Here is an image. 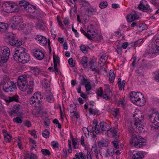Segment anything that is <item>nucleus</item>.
Wrapping results in <instances>:
<instances>
[{
  "mask_svg": "<svg viewBox=\"0 0 159 159\" xmlns=\"http://www.w3.org/2000/svg\"><path fill=\"white\" fill-rule=\"evenodd\" d=\"M25 48L22 47L17 48L13 56L14 60L18 62L25 64L27 63L30 59L29 54L25 52Z\"/></svg>",
  "mask_w": 159,
  "mask_h": 159,
  "instance_id": "obj_1",
  "label": "nucleus"
},
{
  "mask_svg": "<svg viewBox=\"0 0 159 159\" xmlns=\"http://www.w3.org/2000/svg\"><path fill=\"white\" fill-rule=\"evenodd\" d=\"M98 26L94 23H91L89 24L87 27V38L89 40H93L97 36H98L99 39L97 38L96 40H99L101 39V36L98 35Z\"/></svg>",
  "mask_w": 159,
  "mask_h": 159,
  "instance_id": "obj_2",
  "label": "nucleus"
},
{
  "mask_svg": "<svg viewBox=\"0 0 159 159\" xmlns=\"http://www.w3.org/2000/svg\"><path fill=\"white\" fill-rule=\"evenodd\" d=\"M143 118L142 112L141 115H139L138 117L134 118L133 122L131 123L132 128L137 133H144L145 131L144 126L141 123V121L143 119Z\"/></svg>",
  "mask_w": 159,
  "mask_h": 159,
  "instance_id": "obj_3",
  "label": "nucleus"
},
{
  "mask_svg": "<svg viewBox=\"0 0 159 159\" xmlns=\"http://www.w3.org/2000/svg\"><path fill=\"white\" fill-rule=\"evenodd\" d=\"M130 98L133 103L139 106H143L146 102L144 98L140 92H131L130 94Z\"/></svg>",
  "mask_w": 159,
  "mask_h": 159,
  "instance_id": "obj_4",
  "label": "nucleus"
},
{
  "mask_svg": "<svg viewBox=\"0 0 159 159\" xmlns=\"http://www.w3.org/2000/svg\"><path fill=\"white\" fill-rule=\"evenodd\" d=\"M3 10L7 13H12L18 11V6L17 4L11 2H7L2 5Z\"/></svg>",
  "mask_w": 159,
  "mask_h": 159,
  "instance_id": "obj_5",
  "label": "nucleus"
},
{
  "mask_svg": "<svg viewBox=\"0 0 159 159\" xmlns=\"http://www.w3.org/2000/svg\"><path fill=\"white\" fill-rule=\"evenodd\" d=\"M26 11L29 13L30 15L33 17L39 16L43 17L44 16L45 14L42 12H40L37 9L36 6H29L27 9H26Z\"/></svg>",
  "mask_w": 159,
  "mask_h": 159,
  "instance_id": "obj_6",
  "label": "nucleus"
},
{
  "mask_svg": "<svg viewBox=\"0 0 159 159\" xmlns=\"http://www.w3.org/2000/svg\"><path fill=\"white\" fill-rule=\"evenodd\" d=\"M1 84L2 86L3 91L5 92H13L16 89L15 83L12 81L7 82L3 81L1 82Z\"/></svg>",
  "mask_w": 159,
  "mask_h": 159,
  "instance_id": "obj_7",
  "label": "nucleus"
},
{
  "mask_svg": "<svg viewBox=\"0 0 159 159\" xmlns=\"http://www.w3.org/2000/svg\"><path fill=\"white\" fill-rule=\"evenodd\" d=\"M43 98L41 93L40 92H37L34 94L30 99V103L33 106H39L40 100Z\"/></svg>",
  "mask_w": 159,
  "mask_h": 159,
  "instance_id": "obj_8",
  "label": "nucleus"
},
{
  "mask_svg": "<svg viewBox=\"0 0 159 159\" xmlns=\"http://www.w3.org/2000/svg\"><path fill=\"white\" fill-rule=\"evenodd\" d=\"M149 119L151 122L154 124L155 126H152L154 129H157L159 127V113L153 112L148 115Z\"/></svg>",
  "mask_w": 159,
  "mask_h": 159,
  "instance_id": "obj_9",
  "label": "nucleus"
},
{
  "mask_svg": "<svg viewBox=\"0 0 159 159\" xmlns=\"http://www.w3.org/2000/svg\"><path fill=\"white\" fill-rule=\"evenodd\" d=\"M21 18L19 16L13 17L11 21V27L13 29H20L23 28L21 26Z\"/></svg>",
  "mask_w": 159,
  "mask_h": 159,
  "instance_id": "obj_10",
  "label": "nucleus"
},
{
  "mask_svg": "<svg viewBox=\"0 0 159 159\" xmlns=\"http://www.w3.org/2000/svg\"><path fill=\"white\" fill-rule=\"evenodd\" d=\"M10 52V50L7 47H4L1 48L0 55L2 62L3 63L7 62L9 58Z\"/></svg>",
  "mask_w": 159,
  "mask_h": 159,
  "instance_id": "obj_11",
  "label": "nucleus"
},
{
  "mask_svg": "<svg viewBox=\"0 0 159 159\" xmlns=\"http://www.w3.org/2000/svg\"><path fill=\"white\" fill-rule=\"evenodd\" d=\"M27 76L25 75L20 76L17 81V86L20 90L27 84Z\"/></svg>",
  "mask_w": 159,
  "mask_h": 159,
  "instance_id": "obj_12",
  "label": "nucleus"
},
{
  "mask_svg": "<svg viewBox=\"0 0 159 159\" xmlns=\"http://www.w3.org/2000/svg\"><path fill=\"white\" fill-rule=\"evenodd\" d=\"M33 84L34 82L33 81H30L28 84L26 85L20 90L25 92L27 94H30L32 93L33 90Z\"/></svg>",
  "mask_w": 159,
  "mask_h": 159,
  "instance_id": "obj_13",
  "label": "nucleus"
},
{
  "mask_svg": "<svg viewBox=\"0 0 159 159\" xmlns=\"http://www.w3.org/2000/svg\"><path fill=\"white\" fill-rule=\"evenodd\" d=\"M1 98L4 100L7 103H9L13 101L18 102L19 97L17 95H15L11 97H7L3 95H2Z\"/></svg>",
  "mask_w": 159,
  "mask_h": 159,
  "instance_id": "obj_14",
  "label": "nucleus"
},
{
  "mask_svg": "<svg viewBox=\"0 0 159 159\" xmlns=\"http://www.w3.org/2000/svg\"><path fill=\"white\" fill-rule=\"evenodd\" d=\"M23 107L22 106L19 104H16L14 106V109L10 112L11 116H13L14 114H16L17 115H20L21 114L23 111Z\"/></svg>",
  "mask_w": 159,
  "mask_h": 159,
  "instance_id": "obj_15",
  "label": "nucleus"
},
{
  "mask_svg": "<svg viewBox=\"0 0 159 159\" xmlns=\"http://www.w3.org/2000/svg\"><path fill=\"white\" fill-rule=\"evenodd\" d=\"M35 39L37 42L41 45L45 46L47 44V38L42 35H37L35 38Z\"/></svg>",
  "mask_w": 159,
  "mask_h": 159,
  "instance_id": "obj_16",
  "label": "nucleus"
},
{
  "mask_svg": "<svg viewBox=\"0 0 159 159\" xmlns=\"http://www.w3.org/2000/svg\"><path fill=\"white\" fill-rule=\"evenodd\" d=\"M139 7L143 11L148 12L151 11L149 5L147 4L146 1H142L140 2Z\"/></svg>",
  "mask_w": 159,
  "mask_h": 159,
  "instance_id": "obj_17",
  "label": "nucleus"
},
{
  "mask_svg": "<svg viewBox=\"0 0 159 159\" xmlns=\"http://www.w3.org/2000/svg\"><path fill=\"white\" fill-rule=\"evenodd\" d=\"M53 61L54 62V70L55 71V74L56 75L59 74L58 67L60 65L59 58L58 57L53 55Z\"/></svg>",
  "mask_w": 159,
  "mask_h": 159,
  "instance_id": "obj_18",
  "label": "nucleus"
},
{
  "mask_svg": "<svg viewBox=\"0 0 159 159\" xmlns=\"http://www.w3.org/2000/svg\"><path fill=\"white\" fill-rule=\"evenodd\" d=\"M33 53L35 57L39 60H42L44 57V54L41 50L37 49H34Z\"/></svg>",
  "mask_w": 159,
  "mask_h": 159,
  "instance_id": "obj_19",
  "label": "nucleus"
},
{
  "mask_svg": "<svg viewBox=\"0 0 159 159\" xmlns=\"http://www.w3.org/2000/svg\"><path fill=\"white\" fill-rule=\"evenodd\" d=\"M142 138L138 135H136L133 134L130 140V143L131 145H134V146L139 140H141Z\"/></svg>",
  "mask_w": 159,
  "mask_h": 159,
  "instance_id": "obj_20",
  "label": "nucleus"
},
{
  "mask_svg": "<svg viewBox=\"0 0 159 159\" xmlns=\"http://www.w3.org/2000/svg\"><path fill=\"white\" fill-rule=\"evenodd\" d=\"M138 18V16L136 13L134 12L128 15L126 17V19L128 22H131L137 19Z\"/></svg>",
  "mask_w": 159,
  "mask_h": 159,
  "instance_id": "obj_21",
  "label": "nucleus"
},
{
  "mask_svg": "<svg viewBox=\"0 0 159 159\" xmlns=\"http://www.w3.org/2000/svg\"><path fill=\"white\" fill-rule=\"evenodd\" d=\"M111 113L114 117L117 119H119L120 116V113L118 108H113L111 110Z\"/></svg>",
  "mask_w": 159,
  "mask_h": 159,
  "instance_id": "obj_22",
  "label": "nucleus"
},
{
  "mask_svg": "<svg viewBox=\"0 0 159 159\" xmlns=\"http://www.w3.org/2000/svg\"><path fill=\"white\" fill-rule=\"evenodd\" d=\"M100 127L102 131H106L110 128V125L104 122H102L100 123Z\"/></svg>",
  "mask_w": 159,
  "mask_h": 159,
  "instance_id": "obj_23",
  "label": "nucleus"
},
{
  "mask_svg": "<svg viewBox=\"0 0 159 159\" xmlns=\"http://www.w3.org/2000/svg\"><path fill=\"white\" fill-rule=\"evenodd\" d=\"M145 153L142 152H139L134 154L133 156L132 159H141L145 155Z\"/></svg>",
  "mask_w": 159,
  "mask_h": 159,
  "instance_id": "obj_24",
  "label": "nucleus"
},
{
  "mask_svg": "<svg viewBox=\"0 0 159 159\" xmlns=\"http://www.w3.org/2000/svg\"><path fill=\"white\" fill-rule=\"evenodd\" d=\"M106 134L109 137H115L116 135V132L114 128H112L110 127V128L106 131Z\"/></svg>",
  "mask_w": 159,
  "mask_h": 159,
  "instance_id": "obj_25",
  "label": "nucleus"
},
{
  "mask_svg": "<svg viewBox=\"0 0 159 159\" xmlns=\"http://www.w3.org/2000/svg\"><path fill=\"white\" fill-rule=\"evenodd\" d=\"M105 93L102 96V98L106 100H109L110 99V97L108 96V94H110L111 90L109 89V87L108 86L107 88L105 90Z\"/></svg>",
  "mask_w": 159,
  "mask_h": 159,
  "instance_id": "obj_26",
  "label": "nucleus"
},
{
  "mask_svg": "<svg viewBox=\"0 0 159 159\" xmlns=\"http://www.w3.org/2000/svg\"><path fill=\"white\" fill-rule=\"evenodd\" d=\"M87 11L90 15H92L96 12L97 9L96 7L90 5L89 7L87 8Z\"/></svg>",
  "mask_w": 159,
  "mask_h": 159,
  "instance_id": "obj_27",
  "label": "nucleus"
},
{
  "mask_svg": "<svg viewBox=\"0 0 159 159\" xmlns=\"http://www.w3.org/2000/svg\"><path fill=\"white\" fill-rule=\"evenodd\" d=\"M98 145L99 148L105 147L107 145L108 142L106 140L103 139L98 142Z\"/></svg>",
  "mask_w": 159,
  "mask_h": 159,
  "instance_id": "obj_28",
  "label": "nucleus"
},
{
  "mask_svg": "<svg viewBox=\"0 0 159 159\" xmlns=\"http://www.w3.org/2000/svg\"><path fill=\"white\" fill-rule=\"evenodd\" d=\"M91 150L93 153L95 155L96 158H98L99 151L98 150L97 146L96 144L93 146Z\"/></svg>",
  "mask_w": 159,
  "mask_h": 159,
  "instance_id": "obj_29",
  "label": "nucleus"
},
{
  "mask_svg": "<svg viewBox=\"0 0 159 159\" xmlns=\"http://www.w3.org/2000/svg\"><path fill=\"white\" fill-rule=\"evenodd\" d=\"M108 57V56L106 54H103L100 58L98 63L99 65L101 64V63H102V64H104Z\"/></svg>",
  "mask_w": 159,
  "mask_h": 159,
  "instance_id": "obj_30",
  "label": "nucleus"
},
{
  "mask_svg": "<svg viewBox=\"0 0 159 159\" xmlns=\"http://www.w3.org/2000/svg\"><path fill=\"white\" fill-rule=\"evenodd\" d=\"M46 99L47 101L49 102H52L54 101V98L50 92L47 93L46 94Z\"/></svg>",
  "mask_w": 159,
  "mask_h": 159,
  "instance_id": "obj_31",
  "label": "nucleus"
},
{
  "mask_svg": "<svg viewBox=\"0 0 159 159\" xmlns=\"http://www.w3.org/2000/svg\"><path fill=\"white\" fill-rule=\"evenodd\" d=\"M25 158L26 159H36V157L33 153L27 152L25 154Z\"/></svg>",
  "mask_w": 159,
  "mask_h": 159,
  "instance_id": "obj_32",
  "label": "nucleus"
},
{
  "mask_svg": "<svg viewBox=\"0 0 159 159\" xmlns=\"http://www.w3.org/2000/svg\"><path fill=\"white\" fill-rule=\"evenodd\" d=\"M8 25L4 22H0V31H4L7 29Z\"/></svg>",
  "mask_w": 159,
  "mask_h": 159,
  "instance_id": "obj_33",
  "label": "nucleus"
},
{
  "mask_svg": "<svg viewBox=\"0 0 159 159\" xmlns=\"http://www.w3.org/2000/svg\"><path fill=\"white\" fill-rule=\"evenodd\" d=\"M42 68H39L37 67H32L31 69V72L35 75L40 74Z\"/></svg>",
  "mask_w": 159,
  "mask_h": 159,
  "instance_id": "obj_34",
  "label": "nucleus"
},
{
  "mask_svg": "<svg viewBox=\"0 0 159 159\" xmlns=\"http://www.w3.org/2000/svg\"><path fill=\"white\" fill-rule=\"evenodd\" d=\"M88 60L87 57L85 56L82 57L81 61L84 67L86 68L88 66Z\"/></svg>",
  "mask_w": 159,
  "mask_h": 159,
  "instance_id": "obj_35",
  "label": "nucleus"
},
{
  "mask_svg": "<svg viewBox=\"0 0 159 159\" xmlns=\"http://www.w3.org/2000/svg\"><path fill=\"white\" fill-rule=\"evenodd\" d=\"M80 5L83 7H88L90 5L89 2L85 0H79Z\"/></svg>",
  "mask_w": 159,
  "mask_h": 159,
  "instance_id": "obj_36",
  "label": "nucleus"
},
{
  "mask_svg": "<svg viewBox=\"0 0 159 159\" xmlns=\"http://www.w3.org/2000/svg\"><path fill=\"white\" fill-rule=\"evenodd\" d=\"M154 45L155 52H157L159 51V38L156 39Z\"/></svg>",
  "mask_w": 159,
  "mask_h": 159,
  "instance_id": "obj_37",
  "label": "nucleus"
},
{
  "mask_svg": "<svg viewBox=\"0 0 159 159\" xmlns=\"http://www.w3.org/2000/svg\"><path fill=\"white\" fill-rule=\"evenodd\" d=\"M19 4L21 7L25 9H27V7H28V6H29V2L24 0L20 1V2Z\"/></svg>",
  "mask_w": 159,
  "mask_h": 159,
  "instance_id": "obj_38",
  "label": "nucleus"
},
{
  "mask_svg": "<svg viewBox=\"0 0 159 159\" xmlns=\"http://www.w3.org/2000/svg\"><path fill=\"white\" fill-rule=\"evenodd\" d=\"M93 126L95 128V132L97 134H99L100 133V129L98 125H97L96 121H94L93 123Z\"/></svg>",
  "mask_w": 159,
  "mask_h": 159,
  "instance_id": "obj_39",
  "label": "nucleus"
},
{
  "mask_svg": "<svg viewBox=\"0 0 159 159\" xmlns=\"http://www.w3.org/2000/svg\"><path fill=\"white\" fill-rule=\"evenodd\" d=\"M109 80L110 82H112L115 78V75L112 70H110L109 74Z\"/></svg>",
  "mask_w": 159,
  "mask_h": 159,
  "instance_id": "obj_40",
  "label": "nucleus"
},
{
  "mask_svg": "<svg viewBox=\"0 0 159 159\" xmlns=\"http://www.w3.org/2000/svg\"><path fill=\"white\" fill-rule=\"evenodd\" d=\"M99 67H100V68H98L99 70L100 71V73H101V71L102 72H104L105 73H106L107 72V70L106 69V65L104 64H102V63H101V64L98 65Z\"/></svg>",
  "mask_w": 159,
  "mask_h": 159,
  "instance_id": "obj_41",
  "label": "nucleus"
},
{
  "mask_svg": "<svg viewBox=\"0 0 159 159\" xmlns=\"http://www.w3.org/2000/svg\"><path fill=\"white\" fill-rule=\"evenodd\" d=\"M46 24L45 22H43V24L39 22L36 24V27L37 28L43 30L44 29V26L46 25Z\"/></svg>",
  "mask_w": 159,
  "mask_h": 159,
  "instance_id": "obj_42",
  "label": "nucleus"
},
{
  "mask_svg": "<svg viewBox=\"0 0 159 159\" xmlns=\"http://www.w3.org/2000/svg\"><path fill=\"white\" fill-rule=\"evenodd\" d=\"M72 141L74 148L75 149L78 148L79 147V144L76 139L72 138Z\"/></svg>",
  "mask_w": 159,
  "mask_h": 159,
  "instance_id": "obj_43",
  "label": "nucleus"
},
{
  "mask_svg": "<svg viewBox=\"0 0 159 159\" xmlns=\"http://www.w3.org/2000/svg\"><path fill=\"white\" fill-rule=\"evenodd\" d=\"M125 81L123 80L121 83L118 84V86L120 90H121L122 89L124 90L125 85Z\"/></svg>",
  "mask_w": 159,
  "mask_h": 159,
  "instance_id": "obj_44",
  "label": "nucleus"
},
{
  "mask_svg": "<svg viewBox=\"0 0 159 159\" xmlns=\"http://www.w3.org/2000/svg\"><path fill=\"white\" fill-rule=\"evenodd\" d=\"M108 5V3L106 1H102L99 4V7L101 9L106 8Z\"/></svg>",
  "mask_w": 159,
  "mask_h": 159,
  "instance_id": "obj_45",
  "label": "nucleus"
},
{
  "mask_svg": "<svg viewBox=\"0 0 159 159\" xmlns=\"http://www.w3.org/2000/svg\"><path fill=\"white\" fill-rule=\"evenodd\" d=\"M42 134L43 136L45 138L47 139L49 137L50 133L49 131L47 130H45L43 131Z\"/></svg>",
  "mask_w": 159,
  "mask_h": 159,
  "instance_id": "obj_46",
  "label": "nucleus"
},
{
  "mask_svg": "<svg viewBox=\"0 0 159 159\" xmlns=\"http://www.w3.org/2000/svg\"><path fill=\"white\" fill-rule=\"evenodd\" d=\"M142 112L141 111L138 110L136 109L135 110V111L134 112L133 117H135V118H136L137 117H138V116L139 115H141V113Z\"/></svg>",
  "mask_w": 159,
  "mask_h": 159,
  "instance_id": "obj_47",
  "label": "nucleus"
},
{
  "mask_svg": "<svg viewBox=\"0 0 159 159\" xmlns=\"http://www.w3.org/2000/svg\"><path fill=\"white\" fill-rule=\"evenodd\" d=\"M41 151L43 155L45 156H49L50 154V152L49 150L47 149H43Z\"/></svg>",
  "mask_w": 159,
  "mask_h": 159,
  "instance_id": "obj_48",
  "label": "nucleus"
},
{
  "mask_svg": "<svg viewBox=\"0 0 159 159\" xmlns=\"http://www.w3.org/2000/svg\"><path fill=\"white\" fill-rule=\"evenodd\" d=\"M4 136L5 140L6 142H9L11 141V137L8 133H7L6 134H5Z\"/></svg>",
  "mask_w": 159,
  "mask_h": 159,
  "instance_id": "obj_49",
  "label": "nucleus"
},
{
  "mask_svg": "<svg viewBox=\"0 0 159 159\" xmlns=\"http://www.w3.org/2000/svg\"><path fill=\"white\" fill-rule=\"evenodd\" d=\"M81 51L84 53H88V48L85 46L84 45H82L80 47Z\"/></svg>",
  "mask_w": 159,
  "mask_h": 159,
  "instance_id": "obj_50",
  "label": "nucleus"
},
{
  "mask_svg": "<svg viewBox=\"0 0 159 159\" xmlns=\"http://www.w3.org/2000/svg\"><path fill=\"white\" fill-rule=\"evenodd\" d=\"M125 101L124 100H120L117 102L116 104L118 106H120L122 107H124Z\"/></svg>",
  "mask_w": 159,
  "mask_h": 159,
  "instance_id": "obj_51",
  "label": "nucleus"
},
{
  "mask_svg": "<svg viewBox=\"0 0 159 159\" xmlns=\"http://www.w3.org/2000/svg\"><path fill=\"white\" fill-rule=\"evenodd\" d=\"M11 43V45H15L16 46H19L22 44V43L20 41L16 39L15 43Z\"/></svg>",
  "mask_w": 159,
  "mask_h": 159,
  "instance_id": "obj_52",
  "label": "nucleus"
},
{
  "mask_svg": "<svg viewBox=\"0 0 159 159\" xmlns=\"http://www.w3.org/2000/svg\"><path fill=\"white\" fill-rule=\"evenodd\" d=\"M103 94V90L102 88H100L97 92V94L98 96L102 97Z\"/></svg>",
  "mask_w": 159,
  "mask_h": 159,
  "instance_id": "obj_53",
  "label": "nucleus"
},
{
  "mask_svg": "<svg viewBox=\"0 0 159 159\" xmlns=\"http://www.w3.org/2000/svg\"><path fill=\"white\" fill-rule=\"evenodd\" d=\"M13 121L14 122L17 123H21L22 122V120L19 117H17L13 119Z\"/></svg>",
  "mask_w": 159,
  "mask_h": 159,
  "instance_id": "obj_54",
  "label": "nucleus"
},
{
  "mask_svg": "<svg viewBox=\"0 0 159 159\" xmlns=\"http://www.w3.org/2000/svg\"><path fill=\"white\" fill-rule=\"evenodd\" d=\"M73 107H74V108L73 109L71 110L70 111V113L72 114L71 115L72 116H74V115H75V113H76V105L75 104L73 105Z\"/></svg>",
  "mask_w": 159,
  "mask_h": 159,
  "instance_id": "obj_55",
  "label": "nucleus"
},
{
  "mask_svg": "<svg viewBox=\"0 0 159 159\" xmlns=\"http://www.w3.org/2000/svg\"><path fill=\"white\" fill-rule=\"evenodd\" d=\"M141 140H139V141L136 144H135V145L134 146V147L137 148H141L142 146L143 145V143H142L141 141Z\"/></svg>",
  "mask_w": 159,
  "mask_h": 159,
  "instance_id": "obj_56",
  "label": "nucleus"
},
{
  "mask_svg": "<svg viewBox=\"0 0 159 159\" xmlns=\"http://www.w3.org/2000/svg\"><path fill=\"white\" fill-rule=\"evenodd\" d=\"M60 117L61 118L62 120H63L66 117V115L65 114L64 111H62L61 108L60 107Z\"/></svg>",
  "mask_w": 159,
  "mask_h": 159,
  "instance_id": "obj_57",
  "label": "nucleus"
},
{
  "mask_svg": "<svg viewBox=\"0 0 159 159\" xmlns=\"http://www.w3.org/2000/svg\"><path fill=\"white\" fill-rule=\"evenodd\" d=\"M71 141L70 140H68V145L69 149L68 150V151L69 153H70L72 152V150L71 148Z\"/></svg>",
  "mask_w": 159,
  "mask_h": 159,
  "instance_id": "obj_58",
  "label": "nucleus"
},
{
  "mask_svg": "<svg viewBox=\"0 0 159 159\" xmlns=\"http://www.w3.org/2000/svg\"><path fill=\"white\" fill-rule=\"evenodd\" d=\"M154 79L157 82H159V71L155 73Z\"/></svg>",
  "mask_w": 159,
  "mask_h": 159,
  "instance_id": "obj_59",
  "label": "nucleus"
},
{
  "mask_svg": "<svg viewBox=\"0 0 159 159\" xmlns=\"http://www.w3.org/2000/svg\"><path fill=\"white\" fill-rule=\"evenodd\" d=\"M51 145L53 148H56L58 147V143L57 141H52L51 143Z\"/></svg>",
  "mask_w": 159,
  "mask_h": 159,
  "instance_id": "obj_60",
  "label": "nucleus"
},
{
  "mask_svg": "<svg viewBox=\"0 0 159 159\" xmlns=\"http://www.w3.org/2000/svg\"><path fill=\"white\" fill-rule=\"evenodd\" d=\"M85 87L86 91H88L91 89V87L90 85V82H89L88 83V84H85Z\"/></svg>",
  "mask_w": 159,
  "mask_h": 159,
  "instance_id": "obj_61",
  "label": "nucleus"
},
{
  "mask_svg": "<svg viewBox=\"0 0 159 159\" xmlns=\"http://www.w3.org/2000/svg\"><path fill=\"white\" fill-rule=\"evenodd\" d=\"M83 131L86 136L87 137L89 136V132L87 128H86L85 127L83 128Z\"/></svg>",
  "mask_w": 159,
  "mask_h": 159,
  "instance_id": "obj_62",
  "label": "nucleus"
},
{
  "mask_svg": "<svg viewBox=\"0 0 159 159\" xmlns=\"http://www.w3.org/2000/svg\"><path fill=\"white\" fill-rule=\"evenodd\" d=\"M72 31L75 33V36L76 37H78L79 36V33L77 30L75 29L73 25H72Z\"/></svg>",
  "mask_w": 159,
  "mask_h": 159,
  "instance_id": "obj_63",
  "label": "nucleus"
},
{
  "mask_svg": "<svg viewBox=\"0 0 159 159\" xmlns=\"http://www.w3.org/2000/svg\"><path fill=\"white\" fill-rule=\"evenodd\" d=\"M63 22L65 25L68 26L70 23L69 19L68 18H64Z\"/></svg>",
  "mask_w": 159,
  "mask_h": 159,
  "instance_id": "obj_64",
  "label": "nucleus"
}]
</instances>
